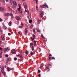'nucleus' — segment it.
Wrapping results in <instances>:
<instances>
[{
  "mask_svg": "<svg viewBox=\"0 0 77 77\" xmlns=\"http://www.w3.org/2000/svg\"><path fill=\"white\" fill-rule=\"evenodd\" d=\"M2 8L1 7H0V11H2Z\"/></svg>",
  "mask_w": 77,
  "mask_h": 77,
  "instance_id": "50",
  "label": "nucleus"
},
{
  "mask_svg": "<svg viewBox=\"0 0 77 77\" xmlns=\"http://www.w3.org/2000/svg\"><path fill=\"white\" fill-rule=\"evenodd\" d=\"M14 18V16H13V15L12 16H11V18Z\"/></svg>",
  "mask_w": 77,
  "mask_h": 77,
  "instance_id": "55",
  "label": "nucleus"
},
{
  "mask_svg": "<svg viewBox=\"0 0 77 77\" xmlns=\"http://www.w3.org/2000/svg\"><path fill=\"white\" fill-rule=\"evenodd\" d=\"M8 9L9 10V11H11V7L9 6L8 8Z\"/></svg>",
  "mask_w": 77,
  "mask_h": 77,
  "instance_id": "25",
  "label": "nucleus"
},
{
  "mask_svg": "<svg viewBox=\"0 0 77 77\" xmlns=\"http://www.w3.org/2000/svg\"><path fill=\"white\" fill-rule=\"evenodd\" d=\"M51 60V57L49 56V60L50 61Z\"/></svg>",
  "mask_w": 77,
  "mask_h": 77,
  "instance_id": "18",
  "label": "nucleus"
},
{
  "mask_svg": "<svg viewBox=\"0 0 77 77\" xmlns=\"http://www.w3.org/2000/svg\"><path fill=\"white\" fill-rule=\"evenodd\" d=\"M0 50H3V48H2V47H0Z\"/></svg>",
  "mask_w": 77,
  "mask_h": 77,
  "instance_id": "47",
  "label": "nucleus"
},
{
  "mask_svg": "<svg viewBox=\"0 0 77 77\" xmlns=\"http://www.w3.org/2000/svg\"><path fill=\"white\" fill-rule=\"evenodd\" d=\"M10 32H12V30L11 29L9 30Z\"/></svg>",
  "mask_w": 77,
  "mask_h": 77,
  "instance_id": "58",
  "label": "nucleus"
},
{
  "mask_svg": "<svg viewBox=\"0 0 77 77\" xmlns=\"http://www.w3.org/2000/svg\"><path fill=\"white\" fill-rule=\"evenodd\" d=\"M19 13L20 14H22L23 13V12L22 11H20L19 12Z\"/></svg>",
  "mask_w": 77,
  "mask_h": 77,
  "instance_id": "34",
  "label": "nucleus"
},
{
  "mask_svg": "<svg viewBox=\"0 0 77 77\" xmlns=\"http://www.w3.org/2000/svg\"><path fill=\"white\" fill-rule=\"evenodd\" d=\"M34 42L35 43L34 44H36V42H37L35 40H34Z\"/></svg>",
  "mask_w": 77,
  "mask_h": 77,
  "instance_id": "39",
  "label": "nucleus"
},
{
  "mask_svg": "<svg viewBox=\"0 0 77 77\" xmlns=\"http://www.w3.org/2000/svg\"><path fill=\"white\" fill-rule=\"evenodd\" d=\"M37 21L38 22V23H40L41 22V20H37Z\"/></svg>",
  "mask_w": 77,
  "mask_h": 77,
  "instance_id": "35",
  "label": "nucleus"
},
{
  "mask_svg": "<svg viewBox=\"0 0 77 77\" xmlns=\"http://www.w3.org/2000/svg\"><path fill=\"white\" fill-rule=\"evenodd\" d=\"M15 18L16 20H19V21H20V20H21V18L18 16H16L15 17Z\"/></svg>",
  "mask_w": 77,
  "mask_h": 77,
  "instance_id": "3",
  "label": "nucleus"
},
{
  "mask_svg": "<svg viewBox=\"0 0 77 77\" xmlns=\"http://www.w3.org/2000/svg\"><path fill=\"white\" fill-rule=\"evenodd\" d=\"M21 26H22V27L24 26V25L23 24V23H22V22L21 23Z\"/></svg>",
  "mask_w": 77,
  "mask_h": 77,
  "instance_id": "38",
  "label": "nucleus"
},
{
  "mask_svg": "<svg viewBox=\"0 0 77 77\" xmlns=\"http://www.w3.org/2000/svg\"><path fill=\"white\" fill-rule=\"evenodd\" d=\"M8 35H9V36H10V35H11V33H8Z\"/></svg>",
  "mask_w": 77,
  "mask_h": 77,
  "instance_id": "56",
  "label": "nucleus"
},
{
  "mask_svg": "<svg viewBox=\"0 0 77 77\" xmlns=\"http://www.w3.org/2000/svg\"><path fill=\"white\" fill-rule=\"evenodd\" d=\"M23 5L25 9H26L27 8V4H26V3H23Z\"/></svg>",
  "mask_w": 77,
  "mask_h": 77,
  "instance_id": "5",
  "label": "nucleus"
},
{
  "mask_svg": "<svg viewBox=\"0 0 77 77\" xmlns=\"http://www.w3.org/2000/svg\"><path fill=\"white\" fill-rule=\"evenodd\" d=\"M8 48L7 49V51H9V49L8 48Z\"/></svg>",
  "mask_w": 77,
  "mask_h": 77,
  "instance_id": "36",
  "label": "nucleus"
},
{
  "mask_svg": "<svg viewBox=\"0 0 77 77\" xmlns=\"http://www.w3.org/2000/svg\"><path fill=\"white\" fill-rule=\"evenodd\" d=\"M32 50L33 51L34 50V46H32L31 48Z\"/></svg>",
  "mask_w": 77,
  "mask_h": 77,
  "instance_id": "12",
  "label": "nucleus"
},
{
  "mask_svg": "<svg viewBox=\"0 0 77 77\" xmlns=\"http://www.w3.org/2000/svg\"><path fill=\"white\" fill-rule=\"evenodd\" d=\"M11 70H12V71H14V68H12L11 69Z\"/></svg>",
  "mask_w": 77,
  "mask_h": 77,
  "instance_id": "51",
  "label": "nucleus"
},
{
  "mask_svg": "<svg viewBox=\"0 0 77 77\" xmlns=\"http://www.w3.org/2000/svg\"><path fill=\"white\" fill-rule=\"evenodd\" d=\"M25 11L26 12H27V10L26 9L25 10Z\"/></svg>",
  "mask_w": 77,
  "mask_h": 77,
  "instance_id": "62",
  "label": "nucleus"
},
{
  "mask_svg": "<svg viewBox=\"0 0 77 77\" xmlns=\"http://www.w3.org/2000/svg\"><path fill=\"white\" fill-rule=\"evenodd\" d=\"M2 41H5V39L2 38Z\"/></svg>",
  "mask_w": 77,
  "mask_h": 77,
  "instance_id": "61",
  "label": "nucleus"
},
{
  "mask_svg": "<svg viewBox=\"0 0 77 77\" xmlns=\"http://www.w3.org/2000/svg\"><path fill=\"white\" fill-rule=\"evenodd\" d=\"M38 72H39V73H40V72H41V70L39 69L38 70Z\"/></svg>",
  "mask_w": 77,
  "mask_h": 77,
  "instance_id": "43",
  "label": "nucleus"
},
{
  "mask_svg": "<svg viewBox=\"0 0 77 77\" xmlns=\"http://www.w3.org/2000/svg\"><path fill=\"white\" fill-rule=\"evenodd\" d=\"M11 52L12 54H16V51H15V50L14 49H13L11 51Z\"/></svg>",
  "mask_w": 77,
  "mask_h": 77,
  "instance_id": "2",
  "label": "nucleus"
},
{
  "mask_svg": "<svg viewBox=\"0 0 77 77\" xmlns=\"http://www.w3.org/2000/svg\"><path fill=\"white\" fill-rule=\"evenodd\" d=\"M30 54H31V55L32 56V55H33V52L32 51H31V52H30Z\"/></svg>",
  "mask_w": 77,
  "mask_h": 77,
  "instance_id": "29",
  "label": "nucleus"
},
{
  "mask_svg": "<svg viewBox=\"0 0 77 77\" xmlns=\"http://www.w3.org/2000/svg\"><path fill=\"white\" fill-rule=\"evenodd\" d=\"M37 32H38L39 33V32H41V31H40V30H39V29L37 31Z\"/></svg>",
  "mask_w": 77,
  "mask_h": 77,
  "instance_id": "48",
  "label": "nucleus"
},
{
  "mask_svg": "<svg viewBox=\"0 0 77 77\" xmlns=\"http://www.w3.org/2000/svg\"><path fill=\"white\" fill-rule=\"evenodd\" d=\"M5 68H6V66H5Z\"/></svg>",
  "mask_w": 77,
  "mask_h": 77,
  "instance_id": "64",
  "label": "nucleus"
},
{
  "mask_svg": "<svg viewBox=\"0 0 77 77\" xmlns=\"http://www.w3.org/2000/svg\"><path fill=\"white\" fill-rule=\"evenodd\" d=\"M30 45L31 46H32V45H33V43H30Z\"/></svg>",
  "mask_w": 77,
  "mask_h": 77,
  "instance_id": "30",
  "label": "nucleus"
},
{
  "mask_svg": "<svg viewBox=\"0 0 77 77\" xmlns=\"http://www.w3.org/2000/svg\"><path fill=\"white\" fill-rule=\"evenodd\" d=\"M52 59H54V60H55V58L54 57H51Z\"/></svg>",
  "mask_w": 77,
  "mask_h": 77,
  "instance_id": "28",
  "label": "nucleus"
},
{
  "mask_svg": "<svg viewBox=\"0 0 77 77\" xmlns=\"http://www.w3.org/2000/svg\"><path fill=\"white\" fill-rule=\"evenodd\" d=\"M48 55L49 56H52L51 54H49Z\"/></svg>",
  "mask_w": 77,
  "mask_h": 77,
  "instance_id": "44",
  "label": "nucleus"
},
{
  "mask_svg": "<svg viewBox=\"0 0 77 77\" xmlns=\"http://www.w3.org/2000/svg\"><path fill=\"white\" fill-rule=\"evenodd\" d=\"M36 9L37 10H38V6H36Z\"/></svg>",
  "mask_w": 77,
  "mask_h": 77,
  "instance_id": "60",
  "label": "nucleus"
},
{
  "mask_svg": "<svg viewBox=\"0 0 77 77\" xmlns=\"http://www.w3.org/2000/svg\"><path fill=\"white\" fill-rule=\"evenodd\" d=\"M12 8L13 9H15V7L13 5L12 6Z\"/></svg>",
  "mask_w": 77,
  "mask_h": 77,
  "instance_id": "45",
  "label": "nucleus"
},
{
  "mask_svg": "<svg viewBox=\"0 0 77 77\" xmlns=\"http://www.w3.org/2000/svg\"><path fill=\"white\" fill-rule=\"evenodd\" d=\"M7 50H8V48H5L4 49V51H7Z\"/></svg>",
  "mask_w": 77,
  "mask_h": 77,
  "instance_id": "33",
  "label": "nucleus"
},
{
  "mask_svg": "<svg viewBox=\"0 0 77 77\" xmlns=\"http://www.w3.org/2000/svg\"><path fill=\"white\" fill-rule=\"evenodd\" d=\"M48 66H49L50 68H51V64H48Z\"/></svg>",
  "mask_w": 77,
  "mask_h": 77,
  "instance_id": "37",
  "label": "nucleus"
},
{
  "mask_svg": "<svg viewBox=\"0 0 77 77\" xmlns=\"http://www.w3.org/2000/svg\"><path fill=\"white\" fill-rule=\"evenodd\" d=\"M5 56H6L5 57H8V56H9V55H8L7 54H5Z\"/></svg>",
  "mask_w": 77,
  "mask_h": 77,
  "instance_id": "42",
  "label": "nucleus"
},
{
  "mask_svg": "<svg viewBox=\"0 0 77 77\" xmlns=\"http://www.w3.org/2000/svg\"><path fill=\"white\" fill-rule=\"evenodd\" d=\"M3 21V20L1 18H0V21Z\"/></svg>",
  "mask_w": 77,
  "mask_h": 77,
  "instance_id": "52",
  "label": "nucleus"
},
{
  "mask_svg": "<svg viewBox=\"0 0 77 77\" xmlns=\"http://www.w3.org/2000/svg\"><path fill=\"white\" fill-rule=\"evenodd\" d=\"M17 57H20V59H23V55L21 54H19L17 55Z\"/></svg>",
  "mask_w": 77,
  "mask_h": 77,
  "instance_id": "4",
  "label": "nucleus"
},
{
  "mask_svg": "<svg viewBox=\"0 0 77 77\" xmlns=\"http://www.w3.org/2000/svg\"><path fill=\"white\" fill-rule=\"evenodd\" d=\"M33 38L35 39V38H36V35L34 34L33 35Z\"/></svg>",
  "mask_w": 77,
  "mask_h": 77,
  "instance_id": "21",
  "label": "nucleus"
},
{
  "mask_svg": "<svg viewBox=\"0 0 77 77\" xmlns=\"http://www.w3.org/2000/svg\"><path fill=\"white\" fill-rule=\"evenodd\" d=\"M44 12L43 11L40 12L39 16L41 18H42L43 17V16H44Z\"/></svg>",
  "mask_w": 77,
  "mask_h": 77,
  "instance_id": "1",
  "label": "nucleus"
},
{
  "mask_svg": "<svg viewBox=\"0 0 77 77\" xmlns=\"http://www.w3.org/2000/svg\"><path fill=\"white\" fill-rule=\"evenodd\" d=\"M3 54V52H1L0 53V58H2V54Z\"/></svg>",
  "mask_w": 77,
  "mask_h": 77,
  "instance_id": "8",
  "label": "nucleus"
},
{
  "mask_svg": "<svg viewBox=\"0 0 77 77\" xmlns=\"http://www.w3.org/2000/svg\"><path fill=\"white\" fill-rule=\"evenodd\" d=\"M9 62V59H8L6 62V63H8Z\"/></svg>",
  "mask_w": 77,
  "mask_h": 77,
  "instance_id": "23",
  "label": "nucleus"
},
{
  "mask_svg": "<svg viewBox=\"0 0 77 77\" xmlns=\"http://www.w3.org/2000/svg\"><path fill=\"white\" fill-rule=\"evenodd\" d=\"M2 72V73H3L4 72V69H3L2 70H1Z\"/></svg>",
  "mask_w": 77,
  "mask_h": 77,
  "instance_id": "17",
  "label": "nucleus"
},
{
  "mask_svg": "<svg viewBox=\"0 0 77 77\" xmlns=\"http://www.w3.org/2000/svg\"><path fill=\"white\" fill-rule=\"evenodd\" d=\"M10 15L12 16L13 15V14H12L11 13H10Z\"/></svg>",
  "mask_w": 77,
  "mask_h": 77,
  "instance_id": "46",
  "label": "nucleus"
},
{
  "mask_svg": "<svg viewBox=\"0 0 77 77\" xmlns=\"http://www.w3.org/2000/svg\"><path fill=\"white\" fill-rule=\"evenodd\" d=\"M35 38H34L33 37H31V39L32 40V41H34L35 40Z\"/></svg>",
  "mask_w": 77,
  "mask_h": 77,
  "instance_id": "26",
  "label": "nucleus"
},
{
  "mask_svg": "<svg viewBox=\"0 0 77 77\" xmlns=\"http://www.w3.org/2000/svg\"><path fill=\"white\" fill-rule=\"evenodd\" d=\"M13 3L14 5H15V6L17 5V2L15 1H13Z\"/></svg>",
  "mask_w": 77,
  "mask_h": 77,
  "instance_id": "7",
  "label": "nucleus"
},
{
  "mask_svg": "<svg viewBox=\"0 0 77 77\" xmlns=\"http://www.w3.org/2000/svg\"><path fill=\"white\" fill-rule=\"evenodd\" d=\"M29 23H32V20H30L29 21Z\"/></svg>",
  "mask_w": 77,
  "mask_h": 77,
  "instance_id": "24",
  "label": "nucleus"
},
{
  "mask_svg": "<svg viewBox=\"0 0 77 77\" xmlns=\"http://www.w3.org/2000/svg\"><path fill=\"white\" fill-rule=\"evenodd\" d=\"M1 76H2V75H1V72H0V77H1Z\"/></svg>",
  "mask_w": 77,
  "mask_h": 77,
  "instance_id": "63",
  "label": "nucleus"
},
{
  "mask_svg": "<svg viewBox=\"0 0 77 77\" xmlns=\"http://www.w3.org/2000/svg\"><path fill=\"white\" fill-rule=\"evenodd\" d=\"M7 27H6L5 26H3V29H4V30H6L7 29Z\"/></svg>",
  "mask_w": 77,
  "mask_h": 77,
  "instance_id": "13",
  "label": "nucleus"
},
{
  "mask_svg": "<svg viewBox=\"0 0 77 77\" xmlns=\"http://www.w3.org/2000/svg\"><path fill=\"white\" fill-rule=\"evenodd\" d=\"M36 43H34V46H36Z\"/></svg>",
  "mask_w": 77,
  "mask_h": 77,
  "instance_id": "54",
  "label": "nucleus"
},
{
  "mask_svg": "<svg viewBox=\"0 0 77 77\" xmlns=\"http://www.w3.org/2000/svg\"><path fill=\"white\" fill-rule=\"evenodd\" d=\"M25 31V35H26L27 34V31Z\"/></svg>",
  "mask_w": 77,
  "mask_h": 77,
  "instance_id": "14",
  "label": "nucleus"
},
{
  "mask_svg": "<svg viewBox=\"0 0 77 77\" xmlns=\"http://www.w3.org/2000/svg\"><path fill=\"white\" fill-rule=\"evenodd\" d=\"M7 70L9 71H11V68L8 67L7 68Z\"/></svg>",
  "mask_w": 77,
  "mask_h": 77,
  "instance_id": "11",
  "label": "nucleus"
},
{
  "mask_svg": "<svg viewBox=\"0 0 77 77\" xmlns=\"http://www.w3.org/2000/svg\"><path fill=\"white\" fill-rule=\"evenodd\" d=\"M25 52L26 54H27V55H28V51H27V50H26L25 51Z\"/></svg>",
  "mask_w": 77,
  "mask_h": 77,
  "instance_id": "15",
  "label": "nucleus"
},
{
  "mask_svg": "<svg viewBox=\"0 0 77 77\" xmlns=\"http://www.w3.org/2000/svg\"><path fill=\"white\" fill-rule=\"evenodd\" d=\"M23 26H19V28H20V29H22V28H23Z\"/></svg>",
  "mask_w": 77,
  "mask_h": 77,
  "instance_id": "32",
  "label": "nucleus"
},
{
  "mask_svg": "<svg viewBox=\"0 0 77 77\" xmlns=\"http://www.w3.org/2000/svg\"><path fill=\"white\" fill-rule=\"evenodd\" d=\"M14 60H17V57L14 58Z\"/></svg>",
  "mask_w": 77,
  "mask_h": 77,
  "instance_id": "22",
  "label": "nucleus"
},
{
  "mask_svg": "<svg viewBox=\"0 0 77 77\" xmlns=\"http://www.w3.org/2000/svg\"><path fill=\"white\" fill-rule=\"evenodd\" d=\"M18 6H19V8H21V4H18Z\"/></svg>",
  "mask_w": 77,
  "mask_h": 77,
  "instance_id": "31",
  "label": "nucleus"
},
{
  "mask_svg": "<svg viewBox=\"0 0 77 77\" xmlns=\"http://www.w3.org/2000/svg\"><path fill=\"white\" fill-rule=\"evenodd\" d=\"M21 10V9H20V8H18L17 9V11H20Z\"/></svg>",
  "mask_w": 77,
  "mask_h": 77,
  "instance_id": "41",
  "label": "nucleus"
},
{
  "mask_svg": "<svg viewBox=\"0 0 77 77\" xmlns=\"http://www.w3.org/2000/svg\"><path fill=\"white\" fill-rule=\"evenodd\" d=\"M44 66V64L43 63H42L41 64L40 66V67H42Z\"/></svg>",
  "mask_w": 77,
  "mask_h": 77,
  "instance_id": "16",
  "label": "nucleus"
},
{
  "mask_svg": "<svg viewBox=\"0 0 77 77\" xmlns=\"http://www.w3.org/2000/svg\"><path fill=\"white\" fill-rule=\"evenodd\" d=\"M33 27V25H31L30 26V28L32 29Z\"/></svg>",
  "mask_w": 77,
  "mask_h": 77,
  "instance_id": "19",
  "label": "nucleus"
},
{
  "mask_svg": "<svg viewBox=\"0 0 77 77\" xmlns=\"http://www.w3.org/2000/svg\"><path fill=\"white\" fill-rule=\"evenodd\" d=\"M1 37L2 38H4V36L3 35H1Z\"/></svg>",
  "mask_w": 77,
  "mask_h": 77,
  "instance_id": "40",
  "label": "nucleus"
},
{
  "mask_svg": "<svg viewBox=\"0 0 77 77\" xmlns=\"http://www.w3.org/2000/svg\"><path fill=\"white\" fill-rule=\"evenodd\" d=\"M42 7L43 8H48V5H42Z\"/></svg>",
  "mask_w": 77,
  "mask_h": 77,
  "instance_id": "6",
  "label": "nucleus"
},
{
  "mask_svg": "<svg viewBox=\"0 0 77 77\" xmlns=\"http://www.w3.org/2000/svg\"><path fill=\"white\" fill-rule=\"evenodd\" d=\"M2 74H3L4 75H6V72H3V73H2Z\"/></svg>",
  "mask_w": 77,
  "mask_h": 77,
  "instance_id": "27",
  "label": "nucleus"
},
{
  "mask_svg": "<svg viewBox=\"0 0 77 77\" xmlns=\"http://www.w3.org/2000/svg\"><path fill=\"white\" fill-rule=\"evenodd\" d=\"M33 32L34 34H35V33H36V31H35V29H33Z\"/></svg>",
  "mask_w": 77,
  "mask_h": 77,
  "instance_id": "20",
  "label": "nucleus"
},
{
  "mask_svg": "<svg viewBox=\"0 0 77 77\" xmlns=\"http://www.w3.org/2000/svg\"><path fill=\"white\" fill-rule=\"evenodd\" d=\"M38 76H39V77H41V74H38Z\"/></svg>",
  "mask_w": 77,
  "mask_h": 77,
  "instance_id": "57",
  "label": "nucleus"
},
{
  "mask_svg": "<svg viewBox=\"0 0 77 77\" xmlns=\"http://www.w3.org/2000/svg\"><path fill=\"white\" fill-rule=\"evenodd\" d=\"M12 21H10L9 22V23H8V24L9 26H11L12 25Z\"/></svg>",
  "mask_w": 77,
  "mask_h": 77,
  "instance_id": "9",
  "label": "nucleus"
},
{
  "mask_svg": "<svg viewBox=\"0 0 77 77\" xmlns=\"http://www.w3.org/2000/svg\"><path fill=\"white\" fill-rule=\"evenodd\" d=\"M35 30H37V31L38 30V28H36Z\"/></svg>",
  "mask_w": 77,
  "mask_h": 77,
  "instance_id": "59",
  "label": "nucleus"
},
{
  "mask_svg": "<svg viewBox=\"0 0 77 77\" xmlns=\"http://www.w3.org/2000/svg\"><path fill=\"white\" fill-rule=\"evenodd\" d=\"M27 28H26L25 29V31H27Z\"/></svg>",
  "mask_w": 77,
  "mask_h": 77,
  "instance_id": "49",
  "label": "nucleus"
},
{
  "mask_svg": "<svg viewBox=\"0 0 77 77\" xmlns=\"http://www.w3.org/2000/svg\"><path fill=\"white\" fill-rule=\"evenodd\" d=\"M10 15V14H9V13H6V15L7 17H9V16Z\"/></svg>",
  "mask_w": 77,
  "mask_h": 77,
  "instance_id": "10",
  "label": "nucleus"
},
{
  "mask_svg": "<svg viewBox=\"0 0 77 77\" xmlns=\"http://www.w3.org/2000/svg\"><path fill=\"white\" fill-rule=\"evenodd\" d=\"M23 59H22V60H20V62H21V61H22V62H23Z\"/></svg>",
  "mask_w": 77,
  "mask_h": 77,
  "instance_id": "53",
  "label": "nucleus"
}]
</instances>
